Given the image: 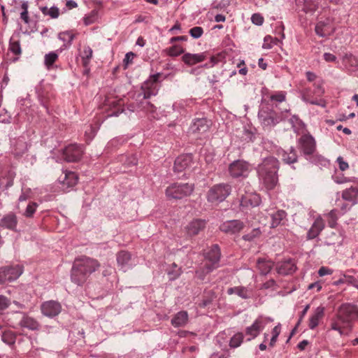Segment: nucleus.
<instances>
[{
  "label": "nucleus",
  "mask_w": 358,
  "mask_h": 358,
  "mask_svg": "<svg viewBox=\"0 0 358 358\" xmlns=\"http://www.w3.org/2000/svg\"><path fill=\"white\" fill-rule=\"evenodd\" d=\"M296 269L295 263L292 259H287L278 264L277 271L281 275H289L293 273Z\"/></svg>",
  "instance_id": "4be33fe9"
},
{
  "label": "nucleus",
  "mask_w": 358,
  "mask_h": 358,
  "mask_svg": "<svg viewBox=\"0 0 358 358\" xmlns=\"http://www.w3.org/2000/svg\"><path fill=\"white\" fill-rule=\"evenodd\" d=\"M281 331V324L278 323L276 326L273 329L271 334L272 336L269 343V345L271 347H273L277 341V339Z\"/></svg>",
  "instance_id": "a19ab883"
},
{
  "label": "nucleus",
  "mask_w": 358,
  "mask_h": 358,
  "mask_svg": "<svg viewBox=\"0 0 358 358\" xmlns=\"http://www.w3.org/2000/svg\"><path fill=\"white\" fill-rule=\"evenodd\" d=\"M159 76V73L152 75L142 85L141 89L143 92V97L145 99H149L152 96H155L157 94L159 90L157 81Z\"/></svg>",
  "instance_id": "f8f14e48"
},
{
  "label": "nucleus",
  "mask_w": 358,
  "mask_h": 358,
  "mask_svg": "<svg viewBox=\"0 0 358 358\" xmlns=\"http://www.w3.org/2000/svg\"><path fill=\"white\" fill-rule=\"evenodd\" d=\"M261 203V198L255 192H247L242 196L240 206L242 210L258 206Z\"/></svg>",
  "instance_id": "dca6fc26"
},
{
  "label": "nucleus",
  "mask_w": 358,
  "mask_h": 358,
  "mask_svg": "<svg viewBox=\"0 0 358 358\" xmlns=\"http://www.w3.org/2000/svg\"><path fill=\"white\" fill-rule=\"evenodd\" d=\"M290 123L292 125V128L295 132L303 131L305 129V124L296 116L293 115L290 120Z\"/></svg>",
  "instance_id": "c9c22d12"
},
{
  "label": "nucleus",
  "mask_w": 358,
  "mask_h": 358,
  "mask_svg": "<svg viewBox=\"0 0 358 358\" xmlns=\"http://www.w3.org/2000/svg\"><path fill=\"white\" fill-rule=\"evenodd\" d=\"M231 192L229 184L220 183L213 186L207 193V200L212 203H218L223 201Z\"/></svg>",
  "instance_id": "423d86ee"
},
{
  "label": "nucleus",
  "mask_w": 358,
  "mask_h": 358,
  "mask_svg": "<svg viewBox=\"0 0 358 358\" xmlns=\"http://www.w3.org/2000/svg\"><path fill=\"white\" fill-rule=\"evenodd\" d=\"M309 308H310V305H309V304L306 305V306L304 307L303 310H302V312H301V316H300V318H299V321H298V323H297L296 326H299V324L301 322V321H302V320H303V317H304V316L306 315V314L307 313V311L308 310Z\"/></svg>",
  "instance_id": "338daca9"
},
{
  "label": "nucleus",
  "mask_w": 358,
  "mask_h": 358,
  "mask_svg": "<svg viewBox=\"0 0 358 358\" xmlns=\"http://www.w3.org/2000/svg\"><path fill=\"white\" fill-rule=\"evenodd\" d=\"M306 78L307 80L309 81V82H313L315 81V83L316 81H317L318 80H317V76L315 73H314L312 71H307L306 73Z\"/></svg>",
  "instance_id": "0e129e2a"
},
{
  "label": "nucleus",
  "mask_w": 358,
  "mask_h": 358,
  "mask_svg": "<svg viewBox=\"0 0 358 358\" xmlns=\"http://www.w3.org/2000/svg\"><path fill=\"white\" fill-rule=\"evenodd\" d=\"M243 341V334L241 332L235 334L229 341V346L231 348H236L239 347Z\"/></svg>",
  "instance_id": "58836bf2"
},
{
  "label": "nucleus",
  "mask_w": 358,
  "mask_h": 358,
  "mask_svg": "<svg viewBox=\"0 0 358 358\" xmlns=\"http://www.w3.org/2000/svg\"><path fill=\"white\" fill-rule=\"evenodd\" d=\"M28 2H23L19 8L20 16L21 20L27 24H29L30 20L28 14Z\"/></svg>",
  "instance_id": "e433bc0d"
},
{
  "label": "nucleus",
  "mask_w": 358,
  "mask_h": 358,
  "mask_svg": "<svg viewBox=\"0 0 358 358\" xmlns=\"http://www.w3.org/2000/svg\"><path fill=\"white\" fill-rule=\"evenodd\" d=\"M166 52L167 54L170 56H178L179 55V48L176 45H173L172 47L168 48Z\"/></svg>",
  "instance_id": "680f3d73"
},
{
  "label": "nucleus",
  "mask_w": 358,
  "mask_h": 358,
  "mask_svg": "<svg viewBox=\"0 0 358 358\" xmlns=\"http://www.w3.org/2000/svg\"><path fill=\"white\" fill-rule=\"evenodd\" d=\"M220 250L217 245H213L204 254V260L201 266L196 271V276L201 280L204 279L206 274L219 267Z\"/></svg>",
  "instance_id": "39448f33"
},
{
  "label": "nucleus",
  "mask_w": 358,
  "mask_h": 358,
  "mask_svg": "<svg viewBox=\"0 0 358 358\" xmlns=\"http://www.w3.org/2000/svg\"><path fill=\"white\" fill-rule=\"evenodd\" d=\"M342 198L343 200L350 201L353 204L358 203V184L343 191Z\"/></svg>",
  "instance_id": "393cba45"
},
{
  "label": "nucleus",
  "mask_w": 358,
  "mask_h": 358,
  "mask_svg": "<svg viewBox=\"0 0 358 358\" xmlns=\"http://www.w3.org/2000/svg\"><path fill=\"white\" fill-rule=\"evenodd\" d=\"M192 164V155L191 154H185L180 155V169H186Z\"/></svg>",
  "instance_id": "37998d69"
},
{
  "label": "nucleus",
  "mask_w": 358,
  "mask_h": 358,
  "mask_svg": "<svg viewBox=\"0 0 358 358\" xmlns=\"http://www.w3.org/2000/svg\"><path fill=\"white\" fill-rule=\"evenodd\" d=\"M41 310L43 315L48 317H54L62 311V306L58 301H47L41 304Z\"/></svg>",
  "instance_id": "ddd939ff"
},
{
  "label": "nucleus",
  "mask_w": 358,
  "mask_h": 358,
  "mask_svg": "<svg viewBox=\"0 0 358 358\" xmlns=\"http://www.w3.org/2000/svg\"><path fill=\"white\" fill-rule=\"evenodd\" d=\"M20 324L22 327H27L31 330L37 329L39 327V324L36 320L28 316H24L21 320Z\"/></svg>",
  "instance_id": "473e14b6"
},
{
  "label": "nucleus",
  "mask_w": 358,
  "mask_h": 358,
  "mask_svg": "<svg viewBox=\"0 0 358 358\" xmlns=\"http://www.w3.org/2000/svg\"><path fill=\"white\" fill-rule=\"evenodd\" d=\"M273 321V319L270 317H266L264 315L258 316L252 324L248 327L245 329V334L248 336V341L254 339L256 338L260 332L264 329L266 325L268 322H271Z\"/></svg>",
  "instance_id": "6e6552de"
},
{
  "label": "nucleus",
  "mask_w": 358,
  "mask_h": 358,
  "mask_svg": "<svg viewBox=\"0 0 358 358\" xmlns=\"http://www.w3.org/2000/svg\"><path fill=\"white\" fill-rule=\"evenodd\" d=\"M244 227L243 222L238 220H227L220 226V229L227 234H236L240 232Z\"/></svg>",
  "instance_id": "6ab92c4d"
},
{
  "label": "nucleus",
  "mask_w": 358,
  "mask_h": 358,
  "mask_svg": "<svg viewBox=\"0 0 358 358\" xmlns=\"http://www.w3.org/2000/svg\"><path fill=\"white\" fill-rule=\"evenodd\" d=\"M117 263L120 270L124 272L131 268L136 265V262L132 259L131 255L127 251H120L116 256Z\"/></svg>",
  "instance_id": "2eb2a0df"
},
{
  "label": "nucleus",
  "mask_w": 358,
  "mask_h": 358,
  "mask_svg": "<svg viewBox=\"0 0 358 358\" xmlns=\"http://www.w3.org/2000/svg\"><path fill=\"white\" fill-rule=\"evenodd\" d=\"M271 227H278L280 222L285 218L286 213L282 210H279L271 215Z\"/></svg>",
  "instance_id": "7c9ffc66"
},
{
  "label": "nucleus",
  "mask_w": 358,
  "mask_h": 358,
  "mask_svg": "<svg viewBox=\"0 0 358 358\" xmlns=\"http://www.w3.org/2000/svg\"><path fill=\"white\" fill-rule=\"evenodd\" d=\"M1 338L2 341L8 345H12L15 341V336L11 331L4 332L1 336Z\"/></svg>",
  "instance_id": "49530a36"
},
{
  "label": "nucleus",
  "mask_w": 358,
  "mask_h": 358,
  "mask_svg": "<svg viewBox=\"0 0 358 358\" xmlns=\"http://www.w3.org/2000/svg\"><path fill=\"white\" fill-rule=\"evenodd\" d=\"M58 38L64 42L63 47L67 48L71 45L74 38V34L71 31H64L58 35Z\"/></svg>",
  "instance_id": "f704fd0d"
},
{
  "label": "nucleus",
  "mask_w": 358,
  "mask_h": 358,
  "mask_svg": "<svg viewBox=\"0 0 358 358\" xmlns=\"http://www.w3.org/2000/svg\"><path fill=\"white\" fill-rule=\"evenodd\" d=\"M356 320H358L357 307L350 303L343 304L331 321V329L341 336L347 335L352 330V322Z\"/></svg>",
  "instance_id": "f257e3e1"
},
{
  "label": "nucleus",
  "mask_w": 358,
  "mask_h": 358,
  "mask_svg": "<svg viewBox=\"0 0 358 358\" xmlns=\"http://www.w3.org/2000/svg\"><path fill=\"white\" fill-rule=\"evenodd\" d=\"M324 59L326 62H332L336 61V57L331 53L326 52L324 54Z\"/></svg>",
  "instance_id": "69168bd1"
},
{
  "label": "nucleus",
  "mask_w": 358,
  "mask_h": 358,
  "mask_svg": "<svg viewBox=\"0 0 358 358\" xmlns=\"http://www.w3.org/2000/svg\"><path fill=\"white\" fill-rule=\"evenodd\" d=\"M258 119L264 127H272L280 122L281 119L272 110L261 108L258 113Z\"/></svg>",
  "instance_id": "9b49d317"
},
{
  "label": "nucleus",
  "mask_w": 358,
  "mask_h": 358,
  "mask_svg": "<svg viewBox=\"0 0 358 358\" xmlns=\"http://www.w3.org/2000/svg\"><path fill=\"white\" fill-rule=\"evenodd\" d=\"M317 8V3L315 0H304L302 10L306 13H313Z\"/></svg>",
  "instance_id": "4c0bfd02"
},
{
  "label": "nucleus",
  "mask_w": 358,
  "mask_h": 358,
  "mask_svg": "<svg viewBox=\"0 0 358 358\" xmlns=\"http://www.w3.org/2000/svg\"><path fill=\"white\" fill-rule=\"evenodd\" d=\"M42 11L45 15H50L52 18H57L59 15V8L55 6L50 8H44Z\"/></svg>",
  "instance_id": "de8ad7c7"
},
{
  "label": "nucleus",
  "mask_w": 358,
  "mask_h": 358,
  "mask_svg": "<svg viewBox=\"0 0 358 358\" xmlns=\"http://www.w3.org/2000/svg\"><path fill=\"white\" fill-rule=\"evenodd\" d=\"M92 50L90 47H86L83 50V59L84 60V64H86L87 62L92 58Z\"/></svg>",
  "instance_id": "6e6d98bb"
},
{
  "label": "nucleus",
  "mask_w": 358,
  "mask_h": 358,
  "mask_svg": "<svg viewBox=\"0 0 358 358\" xmlns=\"http://www.w3.org/2000/svg\"><path fill=\"white\" fill-rule=\"evenodd\" d=\"M324 226V224L322 219L320 217H317L308 231V238L313 239L316 238L320 234V231L323 229Z\"/></svg>",
  "instance_id": "b1692460"
},
{
  "label": "nucleus",
  "mask_w": 358,
  "mask_h": 358,
  "mask_svg": "<svg viewBox=\"0 0 358 358\" xmlns=\"http://www.w3.org/2000/svg\"><path fill=\"white\" fill-rule=\"evenodd\" d=\"M260 234V230L257 228L254 229L250 234H245L243 236V238L245 241H252L255 238L257 237Z\"/></svg>",
  "instance_id": "5fc2aeb1"
},
{
  "label": "nucleus",
  "mask_w": 358,
  "mask_h": 358,
  "mask_svg": "<svg viewBox=\"0 0 358 358\" xmlns=\"http://www.w3.org/2000/svg\"><path fill=\"white\" fill-rule=\"evenodd\" d=\"M179 195V185L173 183L166 189V196L169 200H177Z\"/></svg>",
  "instance_id": "72a5a7b5"
},
{
  "label": "nucleus",
  "mask_w": 358,
  "mask_h": 358,
  "mask_svg": "<svg viewBox=\"0 0 358 358\" xmlns=\"http://www.w3.org/2000/svg\"><path fill=\"white\" fill-rule=\"evenodd\" d=\"M96 16L95 14L91 13L89 15L85 16L83 18V22L85 25H90L95 22Z\"/></svg>",
  "instance_id": "4d7b16f0"
},
{
  "label": "nucleus",
  "mask_w": 358,
  "mask_h": 358,
  "mask_svg": "<svg viewBox=\"0 0 358 358\" xmlns=\"http://www.w3.org/2000/svg\"><path fill=\"white\" fill-rule=\"evenodd\" d=\"M211 125V120L206 117L194 118L189 125V133L194 135L198 138H206L208 136Z\"/></svg>",
  "instance_id": "0eeeda50"
},
{
  "label": "nucleus",
  "mask_w": 358,
  "mask_h": 358,
  "mask_svg": "<svg viewBox=\"0 0 358 358\" xmlns=\"http://www.w3.org/2000/svg\"><path fill=\"white\" fill-rule=\"evenodd\" d=\"M257 266L262 275H266L273 268V263L269 260L259 259L257 262Z\"/></svg>",
  "instance_id": "c85d7f7f"
},
{
  "label": "nucleus",
  "mask_w": 358,
  "mask_h": 358,
  "mask_svg": "<svg viewBox=\"0 0 358 358\" xmlns=\"http://www.w3.org/2000/svg\"><path fill=\"white\" fill-rule=\"evenodd\" d=\"M194 190V185L191 183H185L180 185V197L182 196H189Z\"/></svg>",
  "instance_id": "c03bdc74"
},
{
  "label": "nucleus",
  "mask_w": 358,
  "mask_h": 358,
  "mask_svg": "<svg viewBox=\"0 0 358 358\" xmlns=\"http://www.w3.org/2000/svg\"><path fill=\"white\" fill-rule=\"evenodd\" d=\"M279 169L278 160L273 157L265 158L258 165L257 170L259 179L268 189H273L278 182L277 175Z\"/></svg>",
  "instance_id": "7ed1b4c3"
},
{
  "label": "nucleus",
  "mask_w": 358,
  "mask_h": 358,
  "mask_svg": "<svg viewBox=\"0 0 358 358\" xmlns=\"http://www.w3.org/2000/svg\"><path fill=\"white\" fill-rule=\"evenodd\" d=\"M314 90L306 87L300 92L301 100L308 104L316 105L322 108H326L327 101L320 98L325 93L324 81L322 79L313 83Z\"/></svg>",
  "instance_id": "20e7f679"
},
{
  "label": "nucleus",
  "mask_w": 358,
  "mask_h": 358,
  "mask_svg": "<svg viewBox=\"0 0 358 358\" xmlns=\"http://www.w3.org/2000/svg\"><path fill=\"white\" fill-rule=\"evenodd\" d=\"M83 154V148L76 144L66 146L63 152L64 159L69 162L78 161L82 157Z\"/></svg>",
  "instance_id": "4468645a"
},
{
  "label": "nucleus",
  "mask_w": 358,
  "mask_h": 358,
  "mask_svg": "<svg viewBox=\"0 0 358 358\" xmlns=\"http://www.w3.org/2000/svg\"><path fill=\"white\" fill-rule=\"evenodd\" d=\"M206 59V55L205 52L191 54L187 53L182 56V61L188 65H194L197 63H200Z\"/></svg>",
  "instance_id": "5701e85b"
},
{
  "label": "nucleus",
  "mask_w": 358,
  "mask_h": 358,
  "mask_svg": "<svg viewBox=\"0 0 358 358\" xmlns=\"http://www.w3.org/2000/svg\"><path fill=\"white\" fill-rule=\"evenodd\" d=\"M251 170L250 165L244 160L234 161L229 166V174L234 178H247Z\"/></svg>",
  "instance_id": "9d476101"
},
{
  "label": "nucleus",
  "mask_w": 358,
  "mask_h": 358,
  "mask_svg": "<svg viewBox=\"0 0 358 358\" xmlns=\"http://www.w3.org/2000/svg\"><path fill=\"white\" fill-rule=\"evenodd\" d=\"M206 227V222L203 220L196 219L190 222L186 227L187 232L189 235L193 236L198 234Z\"/></svg>",
  "instance_id": "412c9836"
},
{
  "label": "nucleus",
  "mask_w": 358,
  "mask_h": 358,
  "mask_svg": "<svg viewBox=\"0 0 358 358\" xmlns=\"http://www.w3.org/2000/svg\"><path fill=\"white\" fill-rule=\"evenodd\" d=\"M333 271L327 267L322 266L318 271V275L320 277L332 274Z\"/></svg>",
  "instance_id": "bf43d9fd"
},
{
  "label": "nucleus",
  "mask_w": 358,
  "mask_h": 358,
  "mask_svg": "<svg viewBox=\"0 0 358 358\" xmlns=\"http://www.w3.org/2000/svg\"><path fill=\"white\" fill-rule=\"evenodd\" d=\"M343 63L349 71H355L358 69V59L352 55H346L343 57Z\"/></svg>",
  "instance_id": "cd10ccee"
},
{
  "label": "nucleus",
  "mask_w": 358,
  "mask_h": 358,
  "mask_svg": "<svg viewBox=\"0 0 358 358\" xmlns=\"http://www.w3.org/2000/svg\"><path fill=\"white\" fill-rule=\"evenodd\" d=\"M10 305V300L5 296L0 295V314Z\"/></svg>",
  "instance_id": "864d4df0"
},
{
  "label": "nucleus",
  "mask_w": 358,
  "mask_h": 358,
  "mask_svg": "<svg viewBox=\"0 0 358 358\" xmlns=\"http://www.w3.org/2000/svg\"><path fill=\"white\" fill-rule=\"evenodd\" d=\"M188 319V315L187 312L180 311V326L187 322Z\"/></svg>",
  "instance_id": "774afa93"
},
{
  "label": "nucleus",
  "mask_w": 358,
  "mask_h": 358,
  "mask_svg": "<svg viewBox=\"0 0 358 358\" xmlns=\"http://www.w3.org/2000/svg\"><path fill=\"white\" fill-rule=\"evenodd\" d=\"M334 31L335 28L329 19L318 22L315 27L316 34L322 38L331 35Z\"/></svg>",
  "instance_id": "a211bd4d"
},
{
  "label": "nucleus",
  "mask_w": 358,
  "mask_h": 358,
  "mask_svg": "<svg viewBox=\"0 0 358 358\" xmlns=\"http://www.w3.org/2000/svg\"><path fill=\"white\" fill-rule=\"evenodd\" d=\"M299 146L304 155L313 153L315 149V141L310 134H304L299 139Z\"/></svg>",
  "instance_id": "f3484780"
},
{
  "label": "nucleus",
  "mask_w": 358,
  "mask_h": 358,
  "mask_svg": "<svg viewBox=\"0 0 358 358\" xmlns=\"http://www.w3.org/2000/svg\"><path fill=\"white\" fill-rule=\"evenodd\" d=\"M58 59V55L55 52H50L45 55V64L50 69L53 63Z\"/></svg>",
  "instance_id": "79ce46f5"
},
{
  "label": "nucleus",
  "mask_w": 358,
  "mask_h": 358,
  "mask_svg": "<svg viewBox=\"0 0 358 358\" xmlns=\"http://www.w3.org/2000/svg\"><path fill=\"white\" fill-rule=\"evenodd\" d=\"M22 272L23 268L20 265L6 266L0 268V285L17 280Z\"/></svg>",
  "instance_id": "1a4fd4ad"
},
{
  "label": "nucleus",
  "mask_w": 358,
  "mask_h": 358,
  "mask_svg": "<svg viewBox=\"0 0 358 358\" xmlns=\"http://www.w3.org/2000/svg\"><path fill=\"white\" fill-rule=\"evenodd\" d=\"M78 180V177L77 174L72 171H66L65 172V176L64 179L62 180V182L64 186H66V188H71L74 187Z\"/></svg>",
  "instance_id": "bb28decb"
},
{
  "label": "nucleus",
  "mask_w": 358,
  "mask_h": 358,
  "mask_svg": "<svg viewBox=\"0 0 358 358\" xmlns=\"http://www.w3.org/2000/svg\"><path fill=\"white\" fill-rule=\"evenodd\" d=\"M9 49L15 55H18L21 54L20 44L18 41H15L14 39L11 38L9 44Z\"/></svg>",
  "instance_id": "a18cd8bd"
},
{
  "label": "nucleus",
  "mask_w": 358,
  "mask_h": 358,
  "mask_svg": "<svg viewBox=\"0 0 358 358\" xmlns=\"http://www.w3.org/2000/svg\"><path fill=\"white\" fill-rule=\"evenodd\" d=\"M229 294H236L242 299H248L250 297L251 292L246 287L237 286L229 288L227 290Z\"/></svg>",
  "instance_id": "a878e982"
},
{
  "label": "nucleus",
  "mask_w": 358,
  "mask_h": 358,
  "mask_svg": "<svg viewBox=\"0 0 358 358\" xmlns=\"http://www.w3.org/2000/svg\"><path fill=\"white\" fill-rule=\"evenodd\" d=\"M286 98V92L283 91H280L277 92L275 94L271 95V99L273 101H277L281 103L285 100Z\"/></svg>",
  "instance_id": "3c124183"
},
{
  "label": "nucleus",
  "mask_w": 358,
  "mask_h": 358,
  "mask_svg": "<svg viewBox=\"0 0 358 358\" xmlns=\"http://www.w3.org/2000/svg\"><path fill=\"white\" fill-rule=\"evenodd\" d=\"M337 162L338 163L339 169L341 171H345L349 167L348 162H345L343 158L341 156L337 158Z\"/></svg>",
  "instance_id": "13d9d810"
},
{
  "label": "nucleus",
  "mask_w": 358,
  "mask_h": 358,
  "mask_svg": "<svg viewBox=\"0 0 358 358\" xmlns=\"http://www.w3.org/2000/svg\"><path fill=\"white\" fill-rule=\"evenodd\" d=\"M282 157L287 164H293L297 161V155L293 147H291L287 151H282Z\"/></svg>",
  "instance_id": "c756f323"
},
{
  "label": "nucleus",
  "mask_w": 358,
  "mask_h": 358,
  "mask_svg": "<svg viewBox=\"0 0 358 358\" xmlns=\"http://www.w3.org/2000/svg\"><path fill=\"white\" fill-rule=\"evenodd\" d=\"M189 33L193 38L197 39L203 35V29L201 27H194L189 29Z\"/></svg>",
  "instance_id": "8fccbe9b"
},
{
  "label": "nucleus",
  "mask_w": 358,
  "mask_h": 358,
  "mask_svg": "<svg viewBox=\"0 0 358 358\" xmlns=\"http://www.w3.org/2000/svg\"><path fill=\"white\" fill-rule=\"evenodd\" d=\"M251 21L254 24L260 26L264 23V20L261 14L255 13L251 17Z\"/></svg>",
  "instance_id": "603ef678"
},
{
  "label": "nucleus",
  "mask_w": 358,
  "mask_h": 358,
  "mask_svg": "<svg viewBox=\"0 0 358 358\" xmlns=\"http://www.w3.org/2000/svg\"><path fill=\"white\" fill-rule=\"evenodd\" d=\"M38 207V204L35 202H32L29 203V205L27 206V208L24 213V215L27 217H31L33 216L34 213L36 210V208Z\"/></svg>",
  "instance_id": "09e8293b"
},
{
  "label": "nucleus",
  "mask_w": 358,
  "mask_h": 358,
  "mask_svg": "<svg viewBox=\"0 0 358 358\" xmlns=\"http://www.w3.org/2000/svg\"><path fill=\"white\" fill-rule=\"evenodd\" d=\"M134 58V54L133 52H127L125 55L124 59V64L125 66V68L127 67V66L131 64Z\"/></svg>",
  "instance_id": "052dcab7"
},
{
  "label": "nucleus",
  "mask_w": 358,
  "mask_h": 358,
  "mask_svg": "<svg viewBox=\"0 0 358 358\" xmlns=\"http://www.w3.org/2000/svg\"><path fill=\"white\" fill-rule=\"evenodd\" d=\"M100 267L96 259L81 257L74 262L71 271V280L78 285L83 283L88 276Z\"/></svg>",
  "instance_id": "f03ea898"
},
{
  "label": "nucleus",
  "mask_w": 358,
  "mask_h": 358,
  "mask_svg": "<svg viewBox=\"0 0 358 358\" xmlns=\"http://www.w3.org/2000/svg\"><path fill=\"white\" fill-rule=\"evenodd\" d=\"M322 285L320 282H315L313 283H311L308 285V289H316V292H318L322 289Z\"/></svg>",
  "instance_id": "e2e57ef3"
},
{
  "label": "nucleus",
  "mask_w": 358,
  "mask_h": 358,
  "mask_svg": "<svg viewBox=\"0 0 358 358\" xmlns=\"http://www.w3.org/2000/svg\"><path fill=\"white\" fill-rule=\"evenodd\" d=\"M325 308L322 306L317 307L310 315L308 319V327L310 329H315L320 324L324 315Z\"/></svg>",
  "instance_id": "aec40b11"
},
{
  "label": "nucleus",
  "mask_w": 358,
  "mask_h": 358,
  "mask_svg": "<svg viewBox=\"0 0 358 358\" xmlns=\"http://www.w3.org/2000/svg\"><path fill=\"white\" fill-rule=\"evenodd\" d=\"M17 222V217L13 214H9L1 220V225L10 229L16 227Z\"/></svg>",
  "instance_id": "2f4dec72"
},
{
  "label": "nucleus",
  "mask_w": 358,
  "mask_h": 358,
  "mask_svg": "<svg viewBox=\"0 0 358 358\" xmlns=\"http://www.w3.org/2000/svg\"><path fill=\"white\" fill-rule=\"evenodd\" d=\"M278 43L279 40L277 38L266 36L264 37L262 48L266 50L271 49L273 46L277 45Z\"/></svg>",
  "instance_id": "ea45409f"
}]
</instances>
